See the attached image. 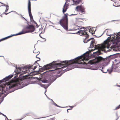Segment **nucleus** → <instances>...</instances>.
Returning <instances> with one entry per match:
<instances>
[{
	"instance_id": "nucleus-1",
	"label": "nucleus",
	"mask_w": 120,
	"mask_h": 120,
	"mask_svg": "<svg viewBox=\"0 0 120 120\" xmlns=\"http://www.w3.org/2000/svg\"><path fill=\"white\" fill-rule=\"evenodd\" d=\"M81 57L80 56L79 58ZM82 59L79 58H76L74 59L69 60L61 61L60 63H52L49 64L45 65L43 67H42L39 69V71H40L42 72L45 70H47L50 69L54 66H56V67H59V68H56L55 69V70L59 69L60 70H62L63 68L67 67L68 68L69 67H71L72 64L74 63H78L79 60H81Z\"/></svg>"
},
{
	"instance_id": "nucleus-2",
	"label": "nucleus",
	"mask_w": 120,
	"mask_h": 120,
	"mask_svg": "<svg viewBox=\"0 0 120 120\" xmlns=\"http://www.w3.org/2000/svg\"><path fill=\"white\" fill-rule=\"evenodd\" d=\"M93 39L91 41L90 44V48H93L95 46V49H98L96 52H93L94 54L96 53H98V54H100L101 51H105V49L106 48L108 49L110 46V45L109 44V41H106L104 42V43L103 44L98 45H94V43H95V40H94L93 38H92L88 40L87 41H88L91 39Z\"/></svg>"
},
{
	"instance_id": "nucleus-3",
	"label": "nucleus",
	"mask_w": 120,
	"mask_h": 120,
	"mask_svg": "<svg viewBox=\"0 0 120 120\" xmlns=\"http://www.w3.org/2000/svg\"><path fill=\"white\" fill-rule=\"evenodd\" d=\"M81 56V57L80 58H81V59H82V60H79L78 61V63H74V64L78 63L80 64H87L88 63L90 64H92L94 63H96L98 62L103 60V58L101 57H97L95 58V60L96 61L95 62H94L91 60H90L87 63L86 62L84 61L88 60H89V53H88L86 54H84L83 55L77 58H79V57Z\"/></svg>"
},
{
	"instance_id": "nucleus-4",
	"label": "nucleus",
	"mask_w": 120,
	"mask_h": 120,
	"mask_svg": "<svg viewBox=\"0 0 120 120\" xmlns=\"http://www.w3.org/2000/svg\"><path fill=\"white\" fill-rule=\"evenodd\" d=\"M68 9V6L65 4L63 6L62 11L64 15V16L59 21L60 24L64 28L67 30L68 29V18L67 15H68L67 13L64 14V13L67 11Z\"/></svg>"
},
{
	"instance_id": "nucleus-5",
	"label": "nucleus",
	"mask_w": 120,
	"mask_h": 120,
	"mask_svg": "<svg viewBox=\"0 0 120 120\" xmlns=\"http://www.w3.org/2000/svg\"><path fill=\"white\" fill-rule=\"evenodd\" d=\"M35 30V28L33 25H30L25 27L22 31L19 32L18 35L24 34L28 32H32Z\"/></svg>"
},
{
	"instance_id": "nucleus-6",
	"label": "nucleus",
	"mask_w": 120,
	"mask_h": 120,
	"mask_svg": "<svg viewBox=\"0 0 120 120\" xmlns=\"http://www.w3.org/2000/svg\"><path fill=\"white\" fill-rule=\"evenodd\" d=\"M9 83V84H5L4 86L2 87V90L3 89L6 88V90H7L13 88L15 86H17L19 85H22V83H20L19 81H17L13 84L12 85H10Z\"/></svg>"
},
{
	"instance_id": "nucleus-7",
	"label": "nucleus",
	"mask_w": 120,
	"mask_h": 120,
	"mask_svg": "<svg viewBox=\"0 0 120 120\" xmlns=\"http://www.w3.org/2000/svg\"><path fill=\"white\" fill-rule=\"evenodd\" d=\"M87 31L86 30H80L77 32V33L79 34L80 35L86 37L84 41V42L85 43L86 42L85 41L86 39L88 38L89 37V35L87 32Z\"/></svg>"
},
{
	"instance_id": "nucleus-8",
	"label": "nucleus",
	"mask_w": 120,
	"mask_h": 120,
	"mask_svg": "<svg viewBox=\"0 0 120 120\" xmlns=\"http://www.w3.org/2000/svg\"><path fill=\"white\" fill-rule=\"evenodd\" d=\"M112 38H113L112 40H116L117 41L120 42V32L114 34V35H112Z\"/></svg>"
},
{
	"instance_id": "nucleus-9",
	"label": "nucleus",
	"mask_w": 120,
	"mask_h": 120,
	"mask_svg": "<svg viewBox=\"0 0 120 120\" xmlns=\"http://www.w3.org/2000/svg\"><path fill=\"white\" fill-rule=\"evenodd\" d=\"M77 11L80 12L82 13H84L85 12V8L84 7L81 6H78L76 8Z\"/></svg>"
},
{
	"instance_id": "nucleus-10",
	"label": "nucleus",
	"mask_w": 120,
	"mask_h": 120,
	"mask_svg": "<svg viewBox=\"0 0 120 120\" xmlns=\"http://www.w3.org/2000/svg\"><path fill=\"white\" fill-rule=\"evenodd\" d=\"M118 67V66L116 64H113L111 69V72L114 71L118 72H119L120 70Z\"/></svg>"
},
{
	"instance_id": "nucleus-11",
	"label": "nucleus",
	"mask_w": 120,
	"mask_h": 120,
	"mask_svg": "<svg viewBox=\"0 0 120 120\" xmlns=\"http://www.w3.org/2000/svg\"><path fill=\"white\" fill-rule=\"evenodd\" d=\"M13 75H9L5 78L4 79H3L0 80V84L2 82L8 81L9 79L12 78L13 77Z\"/></svg>"
},
{
	"instance_id": "nucleus-12",
	"label": "nucleus",
	"mask_w": 120,
	"mask_h": 120,
	"mask_svg": "<svg viewBox=\"0 0 120 120\" xmlns=\"http://www.w3.org/2000/svg\"><path fill=\"white\" fill-rule=\"evenodd\" d=\"M119 0H116L113 4V6L118 7L120 6V4L119 3Z\"/></svg>"
},
{
	"instance_id": "nucleus-13",
	"label": "nucleus",
	"mask_w": 120,
	"mask_h": 120,
	"mask_svg": "<svg viewBox=\"0 0 120 120\" xmlns=\"http://www.w3.org/2000/svg\"><path fill=\"white\" fill-rule=\"evenodd\" d=\"M28 9L29 12H30L31 11V2L30 0H29L28 4Z\"/></svg>"
},
{
	"instance_id": "nucleus-14",
	"label": "nucleus",
	"mask_w": 120,
	"mask_h": 120,
	"mask_svg": "<svg viewBox=\"0 0 120 120\" xmlns=\"http://www.w3.org/2000/svg\"><path fill=\"white\" fill-rule=\"evenodd\" d=\"M72 0L75 4H77L79 3L81 0Z\"/></svg>"
},
{
	"instance_id": "nucleus-15",
	"label": "nucleus",
	"mask_w": 120,
	"mask_h": 120,
	"mask_svg": "<svg viewBox=\"0 0 120 120\" xmlns=\"http://www.w3.org/2000/svg\"><path fill=\"white\" fill-rule=\"evenodd\" d=\"M34 65H33L31 66L29 68V69H33V70H34V69H35L37 67V65L36 66H34Z\"/></svg>"
},
{
	"instance_id": "nucleus-16",
	"label": "nucleus",
	"mask_w": 120,
	"mask_h": 120,
	"mask_svg": "<svg viewBox=\"0 0 120 120\" xmlns=\"http://www.w3.org/2000/svg\"><path fill=\"white\" fill-rule=\"evenodd\" d=\"M29 16L30 18V20L31 21L33 20V18L32 15V14H31V12H29Z\"/></svg>"
},
{
	"instance_id": "nucleus-17",
	"label": "nucleus",
	"mask_w": 120,
	"mask_h": 120,
	"mask_svg": "<svg viewBox=\"0 0 120 120\" xmlns=\"http://www.w3.org/2000/svg\"><path fill=\"white\" fill-rule=\"evenodd\" d=\"M75 27L76 28L75 29V30L80 29H82V28L81 26H75Z\"/></svg>"
},
{
	"instance_id": "nucleus-18",
	"label": "nucleus",
	"mask_w": 120,
	"mask_h": 120,
	"mask_svg": "<svg viewBox=\"0 0 120 120\" xmlns=\"http://www.w3.org/2000/svg\"><path fill=\"white\" fill-rule=\"evenodd\" d=\"M11 36H8L7 37H5V38H2L0 40V42L1 41H2L5 40L6 39H8V38L10 37Z\"/></svg>"
},
{
	"instance_id": "nucleus-19",
	"label": "nucleus",
	"mask_w": 120,
	"mask_h": 120,
	"mask_svg": "<svg viewBox=\"0 0 120 120\" xmlns=\"http://www.w3.org/2000/svg\"><path fill=\"white\" fill-rule=\"evenodd\" d=\"M8 9H9V8H8V6H7V7H6V10H5V13H4L5 14V15H7V14H8L9 13H10V12H9L8 13H6V12H7L8 11Z\"/></svg>"
},
{
	"instance_id": "nucleus-20",
	"label": "nucleus",
	"mask_w": 120,
	"mask_h": 120,
	"mask_svg": "<svg viewBox=\"0 0 120 120\" xmlns=\"http://www.w3.org/2000/svg\"><path fill=\"white\" fill-rule=\"evenodd\" d=\"M89 32L90 33L92 34H93L94 33V31L92 29H91L89 30Z\"/></svg>"
},
{
	"instance_id": "nucleus-21",
	"label": "nucleus",
	"mask_w": 120,
	"mask_h": 120,
	"mask_svg": "<svg viewBox=\"0 0 120 120\" xmlns=\"http://www.w3.org/2000/svg\"><path fill=\"white\" fill-rule=\"evenodd\" d=\"M48 81V80H44L42 81V82L44 83H46Z\"/></svg>"
},
{
	"instance_id": "nucleus-22",
	"label": "nucleus",
	"mask_w": 120,
	"mask_h": 120,
	"mask_svg": "<svg viewBox=\"0 0 120 120\" xmlns=\"http://www.w3.org/2000/svg\"><path fill=\"white\" fill-rule=\"evenodd\" d=\"M120 108V105H119L118 106H117L116 108V109H118L119 108Z\"/></svg>"
},
{
	"instance_id": "nucleus-23",
	"label": "nucleus",
	"mask_w": 120,
	"mask_h": 120,
	"mask_svg": "<svg viewBox=\"0 0 120 120\" xmlns=\"http://www.w3.org/2000/svg\"><path fill=\"white\" fill-rule=\"evenodd\" d=\"M23 79H26L27 77L26 75L24 76H23Z\"/></svg>"
},
{
	"instance_id": "nucleus-24",
	"label": "nucleus",
	"mask_w": 120,
	"mask_h": 120,
	"mask_svg": "<svg viewBox=\"0 0 120 120\" xmlns=\"http://www.w3.org/2000/svg\"><path fill=\"white\" fill-rule=\"evenodd\" d=\"M48 120H54V119L53 118H50L48 119Z\"/></svg>"
},
{
	"instance_id": "nucleus-25",
	"label": "nucleus",
	"mask_w": 120,
	"mask_h": 120,
	"mask_svg": "<svg viewBox=\"0 0 120 120\" xmlns=\"http://www.w3.org/2000/svg\"><path fill=\"white\" fill-rule=\"evenodd\" d=\"M39 52H38V53L37 54V55L36 56V57L37 58H38V56H37V55L38 54H39Z\"/></svg>"
},
{
	"instance_id": "nucleus-26",
	"label": "nucleus",
	"mask_w": 120,
	"mask_h": 120,
	"mask_svg": "<svg viewBox=\"0 0 120 120\" xmlns=\"http://www.w3.org/2000/svg\"><path fill=\"white\" fill-rule=\"evenodd\" d=\"M39 52H38V53L37 54V55L36 56V57L37 58H38V56H37V55L38 54H39Z\"/></svg>"
},
{
	"instance_id": "nucleus-27",
	"label": "nucleus",
	"mask_w": 120,
	"mask_h": 120,
	"mask_svg": "<svg viewBox=\"0 0 120 120\" xmlns=\"http://www.w3.org/2000/svg\"><path fill=\"white\" fill-rule=\"evenodd\" d=\"M56 106L57 107H61L60 106H58L57 105H56Z\"/></svg>"
},
{
	"instance_id": "nucleus-28",
	"label": "nucleus",
	"mask_w": 120,
	"mask_h": 120,
	"mask_svg": "<svg viewBox=\"0 0 120 120\" xmlns=\"http://www.w3.org/2000/svg\"><path fill=\"white\" fill-rule=\"evenodd\" d=\"M54 105H55V106H56V105H57L55 103H54Z\"/></svg>"
},
{
	"instance_id": "nucleus-29",
	"label": "nucleus",
	"mask_w": 120,
	"mask_h": 120,
	"mask_svg": "<svg viewBox=\"0 0 120 120\" xmlns=\"http://www.w3.org/2000/svg\"><path fill=\"white\" fill-rule=\"evenodd\" d=\"M27 72L26 71H25V72H24L23 73L24 74H25Z\"/></svg>"
},
{
	"instance_id": "nucleus-30",
	"label": "nucleus",
	"mask_w": 120,
	"mask_h": 120,
	"mask_svg": "<svg viewBox=\"0 0 120 120\" xmlns=\"http://www.w3.org/2000/svg\"><path fill=\"white\" fill-rule=\"evenodd\" d=\"M18 69L19 70H20L21 69V68H18Z\"/></svg>"
},
{
	"instance_id": "nucleus-31",
	"label": "nucleus",
	"mask_w": 120,
	"mask_h": 120,
	"mask_svg": "<svg viewBox=\"0 0 120 120\" xmlns=\"http://www.w3.org/2000/svg\"><path fill=\"white\" fill-rule=\"evenodd\" d=\"M35 50H34V51H33V52H34V53H35Z\"/></svg>"
},
{
	"instance_id": "nucleus-32",
	"label": "nucleus",
	"mask_w": 120,
	"mask_h": 120,
	"mask_svg": "<svg viewBox=\"0 0 120 120\" xmlns=\"http://www.w3.org/2000/svg\"><path fill=\"white\" fill-rule=\"evenodd\" d=\"M27 85L26 84V85L23 86L24 87V86H27Z\"/></svg>"
},
{
	"instance_id": "nucleus-33",
	"label": "nucleus",
	"mask_w": 120,
	"mask_h": 120,
	"mask_svg": "<svg viewBox=\"0 0 120 120\" xmlns=\"http://www.w3.org/2000/svg\"><path fill=\"white\" fill-rule=\"evenodd\" d=\"M118 118V117H117L116 119L115 120H117Z\"/></svg>"
},
{
	"instance_id": "nucleus-34",
	"label": "nucleus",
	"mask_w": 120,
	"mask_h": 120,
	"mask_svg": "<svg viewBox=\"0 0 120 120\" xmlns=\"http://www.w3.org/2000/svg\"><path fill=\"white\" fill-rule=\"evenodd\" d=\"M77 15V14H73L72 15Z\"/></svg>"
},
{
	"instance_id": "nucleus-35",
	"label": "nucleus",
	"mask_w": 120,
	"mask_h": 120,
	"mask_svg": "<svg viewBox=\"0 0 120 120\" xmlns=\"http://www.w3.org/2000/svg\"><path fill=\"white\" fill-rule=\"evenodd\" d=\"M73 68H72V67H71L70 69H72Z\"/></svg>"
},
{
	"instance_id": "nucleus-36",
	"label": "nucleus",
	"mask_w": 120,
	"mask_h": 120,
	"mask_svg": "<svg viewBox=\"0 0 120 120\" xmlns=\"http://www.w3.org/2000/svg\"><path fill=\"white\" fill-rule=\"evenodd\" d=\"M69 109H68L67 110V112H68V110H69Z\"/></svg>"
},
{
	"instance_id": "nucleus-37",
	"label": "nucleus",
	"mask_w": 120,
	"mask_h": 120,
	"mask_svg": "<svg viewBox=\"0 0 120 120\" xmlns=\"http://www.w3.org/2000/svg\"><path fill=\"white\" fill-rule=\"evenodd\" d=\"M104 72V73H106V72Z\"/></svg>"
},
{
	"instance_id": "nucleus-38",
	"label": "nucleus",
	"mask_w": 120,
	"mask_h": 120,
	"mask_svg": "<svg viewBox=\"0 0 120 120\" xmlns=\"http://www.w3.org/2000/svg\"><path fill=\"white\" fill-rule=\"evenodd\" d=\"M83 29H84V28H84V27H83Z\"/></svg>"
},
{
	"instance_id": "nucleus-39",
	"label": "nucleus",
	"mask_w": 120,
	"mask_h": 120,
	"mask_svg": "<svg viewBox=\"0 0 120 120\" xmlns=\"http://www.w3.org/2000/svg\"><path fill=\"white\" fill-rule=\"evenodd\" d=\"M103 69V68H102V71H103L102 70Z\"/></svg>"
},
{
	"instance_id": "nucleus-40",
	"label": "nucleus",
	"mask_w": 120,
	"mask_h": 120,
	"mask_svg": "<svg viewBox=\"0 0 120 120\" xmlns=\"http://www.w3.org/2000/svg\"><path fill=\"white\" fill-rule=\"evenodd\" d=\"M110 35V34H109V35Z\"/></svg>"
},
{
	"instance_id": "nucleus-41",
	"label": "nucleus",
	"mask_w": 120,
	"mask_h": 120,
	"mask_svg": "<svg viewBox=\"0 0 120 120\" xmlns=\"http://www.w3.org/2000/svg\"><path fill=\"white\" fill-rule=\"evenodd\" d=\"M52 70L53 71V70Z\"/></svg>"
},
{
	"instance_id": "nucleus-42",
	"label": "nucleus",
	"mask_w": 120,
	"mask_h": 120,
	"mask_svg": "<svg viewBox=\"0 0 120 120\" xmlns=\"http://www.w3.org/2000/svg\"><path fill=\"white\" fill-rule=\"evenodd\" d=\"M4 116H5V115H4Z\"/></svg>"
}]
</instances>
